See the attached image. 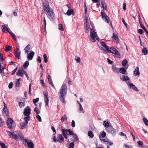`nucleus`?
<instances>
[{"label": "nucleus", "mask_w": 148, "mask_h": 148, "mask_svg": "<svg viewBox=\"0 0 148 148\" xmlns=\"http://www.w3.org/2000/svg\"><path fill=\"white\" fill-rule=\"evenodd\" d=\"M42 8L44 12L46 14L47 18L51 21H53L55 19V14L53 9L49 6L48 1L42 3Z\"/></svg>", "instance_id": "1"}, {"label": "nucleus", "mask_w": 148, "mask_h": 148, "mask_svg": "<svg viewBox=\"0 0 148 148\" xmlns=\"http://www.w3.org/2000/svg\"><path fill=\"white\" fill-rule=\"evenodd\" d=\"M67 86L65 84H62L60 91L58 92V95L61 102L64 103L65 102V95L67 94Z\"/></svg>", "instance_id": "2"}, {"label": "nucleus", "mask_w": 148, "mask_h": 148, "mask_svg": "<svg viewBox=\"0 0 148 148\" xmlns=\"http://www.w3.org/2000/svg\"><path fill=\"white\" fill-rule=\"evenodd\" d=\"M62 131L64 138L66 139L68 138V136L73 137L74 139H78L77 135L76 134H74L73 131L71 130L70 129L69 130L62 129Z\"/></svg>", "instance_id": "3"}, {"label": "nucleus", "mask_w": 148, "mask_h": 148, "mask_svg": "<svg viewBox=\"0 0 148 148\" xmlns=\"http://www.w3.org/2000/svg\"><path fill=\"white\" fill-rule=\"evenodd\" d=\"M9 135L15 139H24V135L18 132L15 131L13 133L10 132Z\"/></svg>", "instance_id": "4"}, {"label": "nucleus", "mask_w": 148, "mask_h": 148, "mask_svg": "<svg viewBox=\"0 0 148 148\" xmlns=\"http://www.w3.org/2000/svg\"><path fill=\"white\" fill-rule=\"evenodd\" d=\"M22 141V142L25 146L29 148H34V143L31 140L29 139H19Z\"/></svg>", "instance_id": "5"}, {"label": "nucleus", "mask_w": 148, "mask_h": 148, "mask_svg": "<svg viewBox=\"0 0 148 148\" xmlns=\"http://www.w3.org/2000/svg\"><path fill=\"white\" fill-rule=\"evenodd\" d=\"M24 122L20 123V125L22 129L25 128L27 125L28 121L31 119L30 116L26 117L24 118Z\"/></svg>", "instance_id": "6"}, {"label": "nucleus", "mask_w": 148, "mask_h": 148, "mask_svg": "<svg viewBox=\"0 0 148 148\" xmlns=\"http://www.w3.org/2000/svg\"><path fill=\"white\" fill-rule=\"evenodd\" d=\"M101 15L102 16V18L105 21L108 23H109L110 22V20L108 17L104 12L101 11Z\"/></svg>", "instance_id": "7"}, {"label": "nucleus", "mask_w": 148, "mask_h": 148, "mask_svg": "<svg viewBox=\"0 0 148 148\" xmlns=\"http://www.w3.org/2000/svg\"><path fill=\"white\" fill-rule=\"evenodd\" d=\"M96 33L95 30L91 29L90 32V36L91 38V41L93 42L95 41V38L96 36Z\"/></svg>", "instance_id": "8"}, {"label": "nucleus", "mask_w": 148, "mask_h": 148, "mask_svg": "<svg viewBox=\"0 0 148 148\" xmlns=\"http://www.w3.org/2000/svg\"><path fill=\"white\" fill-rule=\"evenodd\" d=\"M24 110V114L25 116H26V117L30 116L29 115L31 114V109L28 106Z\"/></svg>", "instance_id": "9"}, {"label": "nucleus", "mask_w": 148, "mask_h": 148, "mask_svg": "<svg viewBox=\"0 0 148 148\" xmlns=\"http://www.w3.org/2000/svg\"><path fill=\"white\" fill-rule=\"evenodd\" d=\"M4 103L5 104V106L2 110V114L4 117H6L8 116V111L7 108V107L5 106V103Z\"/></svg>", "instance_id": "10"}, {"label": "nucleus", "mask_w": 148, "mask_h": 148, "mask_svg": "<svg viewBox=\"0 0 148 148\" xmlns=\"http://www.w3.org/2000/svg\"><path fill=\"white\" fill-rule=\"evenodd\" d=\"M13 122V120L11 118H8L7 121L6 123L8 127L11 129L12 127V124Z\"/></svg>", "instance_id": "11"}, {"label": "nucleus", "mask_w": 148, "mask_h": 148, "mask_svg": "<svg viewBox=\"0 0 148 148\" xmlns=\"http://www.w3.org/2000/svg\"><path fill=\"white\" fill-rule=\"evenodd\" d=\"M116 32H114L113 33L112 36L113 41L116 43H119V38H118V36L116 34Z\"/></svg>", "instance_id": "12"}, {"label": "nucleus", "mask_w": 148, "mask_h": 148, "mask_svg": "<svg viewBox=\"0 0 148 148\" xmlns=\"http://www.w3.org/2000/svg\"><path fill=\"white\" fill-rule=\"evenodd\" d=\"M102 143L106 145L109 144L110 145H113V143L109 139H100Z\"/></svg>", "instance_id": "13"}, {"label": "nucleus", "mask_w": 148, "mask_h": 148, "mask_svg": "<svg viewBox=\"0 0 148 148\" xmlns=\"http://www.w3.org/2000/svg\"><path fill=\"white\" fill-rule=\"evenodd\" d=\"M106 130L109 133L111 134H113L115 132V130L111 125L109 127L106 129Z\"/></svg>", "instance_id": "14"}, {"label": "nucleus", "mask_w": 148, "mask_h": 148, "mask_svg": "<svg viewBox=\"0 0 148 148\" xmlns=\"http://www.w3.org/2000/svg\"><path fill=\"white\" fill-rule=\"evenodd\" d=\"M34 55V53L33 51L31 52L29 54H27V58L29 60H31L33 57Z\"/></svg>", "instance_id": "15"}, {"label": "nucleus", "mask_w": 148, "mask_h": 148, "mask_svg": "<svg viewBox=\"0 0 148 148\" xmlns=\"http://www.w3.org/2000/svg\"><path fill=\"white\" fill-rule=\"evenodd\" d=\"M66 14L68 16H70L71 14L73 15H74L75 14L73 10L71 9H70L68 10L67 11Z\"/></svg>", "instance_id": "16"}, {"label": "nucleus", "mask_w": 148, "mask_h": 148, "mask_svg": "<svg viewBox=\"0 0 148 148\" xmlns=\"http://www.w3.org/2000/svg\"><path fill=\"white\" fill-rule=\"evenodd\" d=\"M84 27L86 29L85 31V33H88L89 32L90 29V26L89 23L84 24Z\"/></svg>", "instance_id": "17"}, {"label": "nucleus", "mask_w": 148, "mask_h": 148, "mask_svg": "<svg viewBox=\"0 0 148 148\" xmlns=\"http://www.w3.org/2000/svg\"><path fill=\"white\" fill-rule=\"evenodd\" d=\"M129 86L130 88H132L133 90L136 91H138V89L132 83H130L129 84Z\"/></svg>", "instance_id": "18"}, {"label": "nucleus", "mask_w": 148, "mask_h": 148, "mask_svg": "<svg viewBox=\"0 0 148 148\" xmlns=\"http://www.w3.org/2000/svg\"><path fill=\"white\" fill-rule=\"evenodd\" d=\"M134 73L135 75H139L140 74L139 67H136L134 71Z\"/></svg>", "instance_id": "19"}, {"label": "nucleus", "mask_w": 148, "mask_h": 148, "mask_svg": "<svg viewBox=\"0 0 148 148\" xmlns=\"http://www.w3.org/2000/svg\"><path fill=\"white\" fill-rule=\"evenodd\" d=\"M112 69L116 73H119V68H116V65H113L112 66Z\"/></svg>", "instance_id": "20"}, {"label": "nucleus", "mask_w": 148, "mask_h": 148, "mask_svg": "<svg viewBox=\"0 0 148 148\" xmlns=\"http://www.w3.org/2000/svg\"><path fill=\"white\" fill-rule=\"evenodd\" d=\"M30 45H28L24 48V50L25 53H28L30 49Z\"/></svg>", "instance_id": "21"}, {"label": "nucleus", "mask_w": 148, "mask_h": 148, "mask_svg": "<svg viewBox=\"0 0 148 148\" xmlns=\"http://www.w3.org/2000/svg\"><path fill=\"white\" fill-rule=\"evenodd\" d=\"M20 55V51H16L15 56L18 59H20L21 58Z\"/></svg>", "instance_id": "22"}, {"label": "nucleus", "mask_w": 148, "mask_h": 148, "mask_svg": "<svg viewBox=\"0 0 148 148\" xmlns=\"http://www.w3.org/2000/svg\"><path fill=\"white\" fill-rule=\"evenodd\" d=\"M2 31L3 32H9L8 31V27L5 26V25H3L2 27Z\"/></svg>", "instance_id": "23"}, {"label": "nucleus", "mask_w": 148, "mask_h": 148, "mask_svg": "<svg viewBox=\"0 0 148 148\" xmlns=\"http://www.w3.org/2000/svg\"><path fill=\"white\" fill-rule=\"evenodd\" d=\"M115 48L113 47H112L110 48V49L109 50L108 52L109 53H112L114 54L115 52H116V51H117Z\"/></svg>", "instance_id": "24"}, {"label": "nucleus", "mask_w": 148, "mask_h": 148, "mask_svg": "<svg viewBox=\"0 0 148 148\" xmlns=\"http://www.w3.org/2000/svg\"><path fill=\"white\" fill-rule=\"evenodd\" d=\"M102 7L101 8L103 9L102 10H107V5L105 2L102 1L101 2Z\"/></svg>", "instance_id": "25"}, {"label": "nucleus", "mask_w": 148, "mask_h": 148, "mask_svg": "<svg viewBox=\"0 0 148 148\" xmlns=\"http://www.w3.org/2000/svg\"><path fill=\"white\" fill-rule=\"evenodd\" d=\"M120 78L123 81L125 82L130 79V78L128 76H125L124 75H123L122 76V78Z\"/></svg>", "instance_id": "26"}, {"label": "nucleus", "mask_w": 148, "mask_h": 148, "mask_svg": "<svg viewBox=\"0 0 148 148\" xmlns=\"http://www.w3.org/2000/svg\"><path fill=\"white\" fill-rule=\"evenodd\" d=\"M120 72L122 74H124L126 72V70L123 68H119Z\"/></svg>", "instance_id": "27"}, {"label": "nucleus", "mask_w": 148, "mask_h": 148, "mask_svg": "<svg viewBox=\"0 0 148 148\" xmlns=\"http://www.w3.org/2000/svg\"><path fill=\"white\" fill-rule=\"evenodd\" d=\"M12 47L8 45L6 46L5 48V50L6 51L8 52L9 51L12 50Z\"/></svg>", "instance_id": "28"}, {"label": "nucleus", "mask_w": 148, "mask_h": 148, "mask_svg": "<svg viewBox=\"0 0 148 148\" xmlns=\"http://www.w3.org/2000/svg\"><path fill=\"white\" fill-rule=\"evenodd\" d=\"M67 117L66 114H65L63 116L62 118L61 119V121L62 123H63L64 121H66L67 119Z\"/></svg>", "instance_id": "29"}, {"label": "nucleus", "mask_w": 148, "mask_h": 148, "mask_svg": "<svg viewBox=\"0 0 148 148\" xmlns=\"http://www.w3.org/2000/svg\"><path fill=\"white\" fill-rule=\"evenodd\" d=\"M23 68L19 69L18 71V72L16 73V75L17 76H18L21 74H23Z\"/></svg>", "instance_id": "30"}, {"label": "nucleus", "mask_w": 148, "mask_h": 148, "mask_svg": "<svg viewBox=\"0 0 148 148\" xmlns=\"http://www.w3.org/2000/svg\"><path fill=\"white\" fill-rule=\"evenodd\" d=\"M103 124L104 127L106 128H108L109 127V123L106 121H104L103 122Z\"/></svg>", "instance_id": "31"}, {"label": "nucleus", "mask_w": 148, "mask_h": 148, "mask_svg": "<svg viewBox=\"0 0 148 148\" xmlns=\"http://www.w3.org/2000/svg\"><path fill=\"white\" fill-rule=\"evenodd\" d=\"M142 52L145 55H146L148 53V50L145 47H144L142 49Z\"/></svg>", "instance_id": "32"}, {"label": "nucleus", "mask_w": 148, "mask_h": 148, "mask_svg": "<svg viewBox=\"0 0 148 148\" xmlns=\"http://www.w3.org/2000/svg\"><path fill=\"white\" fill-rule=\"evenodd\" d=\"M88 135L90 138H92L94 136V134L93 132L91 131H90L88 132Z\"/></svg>", "instance_id": "33"}, {"label": "nucleus", "mask_w": 148, "mask_h": 148, "mask_svg": "<svg viewBox=\"0 0 148 148\" xmlns=\"http://www.w3.org/2000/svg\"><path fill=\"white\" fill-rule=\"evenodd\" d=\"M106 136V134L105 132L104 131H103L102 132L101 134V135H100L99 136V138H100L101 137L102 138H104Z\"/></svg>", "instance_id": "34"}, {"label": "nucleus", "mask_w": 148, "mask_h": 148, "mask_svg": "<svg viewBox=\"0 0 148 148\" xmlns=\"http://www.w3.org/2000/svg\"><path fill=\"white\" fill-rule=\"evenodd\" d=\"M45 103L46 106H47L48 107L49 106V97H47V98H45Z\"/></svg>", "instance_id": "35"}, {"label": "nucleus", "mask_w": 148, "mask_h": 148, "mask_svg": "<svg viewBox=\"0 0 148 148\" xmlns=\"http://www.w3.org/2000/svg\"><path fill=\"white\" fill-rule=\"evenodd\" d=\"M0 145L2 148H7V146L4 143L2 142L0 143Z\"/></svg>", "instance_id": "36"}, {"label": "nucleus", "mask_w": 148, "mask_h": 148, "mask_svg": "<svg viewBox=\"0 0 148 148\" xmlns=\"http://www.w3.org/2000/svg\"><path fill=\"white\" fill-rule=\"evenodd\" d=\"M127 62H128L127 60L125 59L122 61V64L123 66H125L127 64Z\"/></svg>", "instance_id": "37"}, {"label": "nucleus", "mask_w": 148, "mask_h": 148, "mask_svg": "<svg viewBox=\"0 0 148 148\" xmlns=\"http://www.w3.org/2000/svg\"><path fill=\"white\" fill-rule=\"evenodd\" d=\"M116 52H115L114 54L115 56L118 58H119L120 57V54L119 52L117 51H116Z\"/></svg>", "instance_id": "38"}, {"label": "nucleus", "mask_w": 148, "mask_h": 148, "mask_svg": "<svg viewBox=\"0 0 148 148\" xmlns=\"http://www.w3.org/2000/svg\"><path fill=\"white\" fill-rule=\"evenodd\" d=\"M64 139H53V140L54 142L58 141L60 143H61L64 142Z\"/></svg>", "instance_id": "39"}, {"label": "nucleus", "mask_w": 148, "mask_h": 148, "mask_svg": "<svg viewBox=\"0 0 148 148\" xmlns=\"http://www.w3.org/2000/svg\"><path fill=\"white\" fill-rule=\"evenodd\" d=\"M29 62L28 61H26L23 65L24 68L26 69L29 65Z\"/></svg>", "instance_id": "40"}, {"label": "nucleus", "mask_w": 148, "mask_h": 148, "mask_svg": "<svg viewBox=\"0 0 148 148\" xmlns=\"http://www.w3.org/2000/svg\"><path fill=\"white\" fill-rule=\"evenodd\" d=\"M4 124V121L2 120L1 118L0 117V127L3 126Z\"/></svg>", "instance_id": "41"}, {"label": "nucleus", "mask_w": 148, "mask_h": 148, "mask_svg": "<svg viewBox=\"0 0 148 148\" xmlns=\"http://www.w3.org/2000/svg\"><path fill=\"white\" fill-rule=\"evenodd\" d=\"M48 81L49 82V84L51 85V86L53 87L55 89V86H54V85L53 84V83L51 79H50V80H48Z\"/></svg>", "instance_id": "42"}, {"label": "nucleus", "mask_w": 148, "mask_h": 148, "mask_svg": "<svg viewBox=\"0 0 148 148\" xmlns=\"http://www.w3.org/2000/svg\"><path fill=\"white\" fill-rule=\"evenodd\" d=\"M44 60L45 63H46L48 62L47 57L46 54H44L43 55Z\"/></svg>", "instance_id": "43"}, {"label": "nucleus", "mask_w": 148, "mask_h": 148, "mask_svg": "<svg viewBox=\"0 0 148 148\" xmlns=\"http://www.w3.org/2000/svg\"><path fill=\"white\" fill-rule=\"evenodd\" d=\"M10 34L13 37V38L15 40H16V38L15 37V34L12 32H9Z\"/></svg>", "instance_id": "44"}, {"label": "nucleus", "mask_w": 148, "mask_h": 148, "mask_svg": "<svg viewBox=\"0 0 148 148\" xmlns=\"http://www.w3.org/2000/svg\"><path fill=\"white\" fill-rule=\"evenodd\" d=\"M34 110L36 112V114H38L40 113V111L39 110L38 108L37 107H36L34 109Z\"/></svg>", "instance_id": "45"}, {"label": "nucleus", "mask_w": 148, "mask_h": 148, "mask_svg": "<svg viewBox=\"0 0 148 148\" xmlns=\"http://www.w3.org/2000/svg\"><path fill=\"white\" fill-rule=\"evenodd\" d=\"M143 120L145 124L147 125L148 126V120L146 118H144L143 119Z\"/></svg>", "instance_id": "46"}, {"label": "nucleus", "mask_w": 148, "mask_h": 148, "mask_svg": "<svg viewBox=\"0 0 148 148\" xmlns=\"http://www.w3.org/2000/svg\"><path fill=\"white\" fill-rule=\"evenodd\" d=\"M59 29L61 31H63L64 30V29L63 28V26L62 24H60L58 25Z\"/></svg>", "instance_id": "47"}, {"label": "nucleus", "mask_w": 148, "mask_h": 148, "mask_svg": "<svg viewBox=\"0 0 148 148\" xmlns=\"http://www.w3.org/2000/svg\"><path fill=\"white\" fill-rule=\"evenodd\" d=\"M19 107L21 108L23 107L24 106H25V103L24 102H19Z\"/></svg>", "instance_id": "48"}, {"label": "nucleus", "mask_w": 148, "mask_h": 148, "mask_svg": "<svg viewBox=\"0 0 148 148\" xmlns=\"http://www.w3.org/2000/svg\"><path fill=\"white\" fill-rule=\"evenodd\" d=\"M40 83L42 84V85L43 86V87H45L46 86L45 84V83L44 82V81L42 79H40Z\"/></svg>", "instance_id": "49"}, {"label": "nucleus", "mask_w": 148, "mask_h": 148, "mask_svg": "<svg viewBox=\"0 0 148 148\" xmlns=\"http://www.w3.org/2000/svg\"><path fill=\"white\" fill-rule=\"evenodd\" d=\"M39 98H37L36 99H33V102L34 104L36 103L39 101Z\"/></svg>", "instance_id": "50"}, {"label": "nucleus", "mask_w": 148, "mask_h": 148, "mask_svg": "<svg viewBox=\"0 0 148 148\" xmlns=\"http://www.w3.org/2000/svg\"><path fill=\"white\" fill-rule=\"evenodd\" d=\"M43 25L44 26V29H46V22L45 17L44 18V23Z\"/></svg>", "instance_id": "51"}, {"label": "nucleus", "mask_w": 148, "mask_h": 148, "mask_svg": "<svg viewBox=\"0 0 148 148\" xmlns=\"http://www.w3.org/2000/svg\"><path fill=\"white\" fill-rule=\"evenodd\" d=\"M37 61L40 63L41 62V58L40 56H38Z\"/></svg>", "instance_id": "52"}, {"label": "nucleus", "mask_w": 148, "mask_h": 148, "mask_svg": "<svg viewBox=\"0 0 148 148\" xmlns=\"http://www.w3.org/2000/svg\"><path fill=\"white\" fill-rule=\"evenodd\" d=\"M74 147V144L73 142L69 144V147L70 148H73Z\"/></svg>", "instance_id": "53"}, {"label": "nucleus", "mask_w": 148, "mask_h": 148, "mask_svg": "<svg viewBox=\"0 0 148 148\" xmlns=\"http://www.w3.org/2000/svg\"><path fill=\"white\" fill-rule=\"evenodd\" d=\"M89 23L88 22V19L87 16H85L84 24Z\"/></svg>", "instance_id": "54"}, {"label": "nucleus", "mask_w": 148, "mask_h": 148, "mask_svg": "<svg viewBox=\"0 0 148 148\" xmlns=\"http://www.w3.org/2000/svg\"><path fill=\"white\" fill-rule=\"evenodd\" d=\"M20 85V82L17 81L15 84V86L16 87H19Z\"/></svg>", "instance_id": "55"}, {"label": "nucleus", "mask_w": 148, "mask_h": 148, "mask_svg": "<svg viewBox=\"0 0 148 148\" xmlns=\"http://www.w3.org/2000/svg\"><path fill=\"white\" fill-rule=\"evenodd\" d=\"M36 117L37 118H38V120L39 121H42V119L41 118V117L40 116V115H38V114H37L36 116Z\"/></svg>", "instance_id": "56"}, {"label": "nucleus", "mask_w": 148, "mask_h": 148, "mask_svg": "<svg viewBox=\"0 0 148 148\" xmlns=\"http://www.w3.org/2000/svg\"><path fill=\"white\" fill-rule=\"evenodd\" d=\"M75 60H76L77 63H79L81 62V60L79 57H78L77 59H75Z\"/></svg>", "instance_id": "57"}, {"label": "nucleus", "mask_w": 148, "mask_h": 148, "mask_svg": "<svg viewBox=\"0 0 148 148\" xmlns=\"http://www.w3.org/2000/svg\"><path fill=\"white\" fill-rule=\"evenodd\" d=\"M71 126L73 127L75 126V121L73 120L72 121Z\"/></svg>", "instance_id": "58"}, {"label": "nucleus", "mask_w": 148, "mask_h": 148, "mask_svg": "<svg viewBox=\"0 0 148 148\" xmlns=\"http://www.w3.org/2000/svg\"><path fill=\"white\" fill-rule=\"evenodd\" d=\"M44 95L45 98L48 97V95L47 92H44Z\"/></svg>", "instance_id": "59"}, {"label": "nucleus", "mask_w": 148, "mask_h": 148, "mask_svg": "<svg viewBox=\"0 0 148 148\" xmlns=\"http://www.w3.org/2000/svg\"><path fill=\"white\" fill-rule=\"evenodd\" d=\"M0 59L1 60L2 62H3L4 59L3 58V56L1 53H0Z\"/></svg>", "instance_id": "60"}, {"label": "nucleus", "mask_w": 148, "mask_h": 148, "mask_svg": "<svg viewBox=\"0 0 148 148\" xmlns=\"http://www.w3.org/2000/svg\"><path fill=\"white\" fill-rule=\"evenodd\" d=\"M107 61L108 63L110 64H112L113 63V62L109 58L107 59Z\"/></svg>", "instance_id": "61"}, {"label": "nucleus", "mask_w": 148, "mask_h": 148, "mask_svg": "<svg viewBox=\"0 0 148 148\" xmlns=\"http://www.w3.org/2000/svg\"><path fill=\"white\" fill-rule=\"evenodd\" d=\"M138 32L139 33L141 34H143L144 33L143 30L141 29H138Z\"/></svg>", "instance_id": "62"}, {"label": "nucleus", "mask_w": 148, "mask_h": 148, "mask_svg": "<svg viewBox=\"0 0 148 148\" xmlns=\"http://www.w3.org/2000/svg\"><path fill=\"white\" fill-rule=\"evenodd\" d=\"M13 83L12 82H10L8 85V87L10 89L12 87Z\"/></svg>", "instance_id": "63"}, {"label": "nucleus", "mask_w": 148, "mask_h": 148, "mask_svg": "<svg viewBox=\"0 0 148 148\" xmlns=\"http://www.w3.org/2000/svg\"><path fill=\"white\" fill-rule=\"evenodd\" d=\"M124 146L125 147V148H133L132 147H130L127 144L124 145Z\"/></svg>", "instance_id": "64"}]
</instances>
